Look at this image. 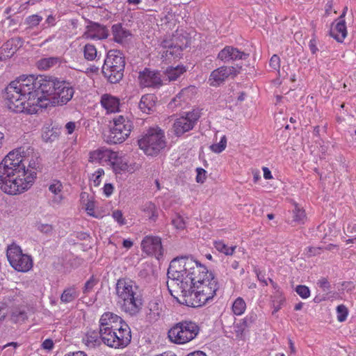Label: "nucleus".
Here are the masks:
<instances>
[{
    "mask_svg": "<svg viewBox=\"0 0 356 356\" xmlns=\"http://www.w3.org/2000/svg\"><path fill=\"white\" fill-rule=\"evenodd\" d=\"M74 93L68 83L56 78L22 75L8 85L4 97L10 110L32 115L42 108L66 104Z\"/></svg>",
    "mask_w": 356,
    "mask_h": 356,
    "instance_id": "1",
    "label": "nucleus"
},
{
    "mask_svg": "<svg viewBox=\"0 0 356 356\" xmlns=\"http://www.w3.org/2000/svg\"><path fill=\"white\" fill-rule=\"evenodd\" d=\"M167 286L176 300L188 307H198L212 301L219 289L218 280L207 268L189 257L170 261Z\"/></svg>",
    "mask_w": 356,
    "mask_h": 356,
    "instance_id": "2",
    "label": "nucleus"
},
{
    "mask_svg": "<svg viewBox=\"0 0 356 356\" xmlns=\"http://www.w3.org/2000/svg\"><path fill=\"white\" fill-rule=\"evenodd\" d=\"M34 175L25 171L17 159L5 156L0 163V190L15 196L28 191L34 184Z\"/></svg>",
    "mask_w": 356,
    "mask_h": 356,
    "instance_id": "3",
    "label": "nucleus"
},
{
    "mask_svg": "<svg viewBox=\"0 0 356 356\" xmlns=\"http://www.w3.org/2000/svg\"><path fill=\"white\" fill-rule=\"evenodd\" d=\"M99 334L104 345L123 349L131 342V329L122 317L111 312H104L99 321Z\"/></svg>",
    "mask_w": 356,
    "mask_h": 356,
    "instance_id": "4",
    "label": "nucleus"
},
{
    "mask_svg": "<svg viewBox=\"0 0 356 356\" xmlns=\"http://www.w3.org/2000/svg\"><path fill=\"white\" fill-rule=\"evenodd\" d=\"M115 294L122 310L131 315L138 314L143 305L142 296L138 293V286L131 279L123 277L118 280Z\"/></svg>",
    "mask_w": 356,
    "mask_h": 356,
    "instance_id": "5",
    "label": "nucleus"
},
{
    "mask_svg": "<svg viewBox=\"0 0 356 356\" xmlns=\"http://www.w3.org/2000/svg\"><path fill=\"white\" fill-rule=\"evenodd\" d=\"M124 65L123 54L119 50L111 49L104 60L102 73L110 83H118L123 77Z\"/></svg>",
    "mask_w": 356,
    "mask_h": 356,
    "instance_id": "6",
    "label": "nucleus"
},
{
    "mask_svg": "<svg viewBox=\"0 0 356 356\" xmlns=\"http://www.w3.org/2000/svg\"><path fill=\"white\" fill-rule=\"evenodd\" d=\"M139 148L147 156H156L165 148V134L159 127L149 128L138 140Z\"/></svg>",
    "mask_w": 356,
    "mask_h": 356,
    "instance_id": "7",
    "label": "nucleus"
},
{
    "mask_svg": "<svg viewBox=\"0 0 356 356\" xmlns=\"http://www.w3.org/2000/svg\"><path fill=\"white\" fill-rule=\"evenodd\" d=\"M200 332V327L191 321H182L175 323L168 332L170 342L183 345L193 340Z\"/></svg>",
    "mask_w": 356,
    "mask_h": 356,
    "instance_id": "8",
    "label": "nucleus"
},
{
    "mask_svg": "<svg viewBox=\"0 0 356 356\" xmlns=\"http://www.w3.org/2000/svg\"><path fill=\"white\" fill-rule=\"evenodd\" d=\"M10 161L17 159L25 171L34 175V181L37 176V170L40 168V157L31 147H19L10 151L6 156Z\"/></svg>",
    "mask_w": 356,
    "mask_h": 356,
    "instance_id": "9",
    "label": "nucleus"
},
{
    "mask_svg": "<svg viewBox=\"0 0 356 356\" xmlns=\"http://www.w3.org/2000/svg\"><path fill=\"white\" fill-rule=\"evenodd\" d=\"M133 129V123L127 118L118 115L113 119V124L110 129L109 140L114 144L125 141Z\"/></svg>",
    "mask_w": 356,
    "mask_h": 356,
    "instance_id": "10",
    "label": "nucleus"
},
{
    "mask_svg": "<svg viewBox=\"0 0 356 356\" xmlns=\"http://www.w3.org/2000/svg\"><path fill=\"white\" fill-rule=\"evenodd\" d=\"M6 255L10 266L17 271L28 272L33 267L31 257L23 254L20 247L16 244L8 247Z\"/></svg>",
    "mask_w": 356,
    "mask_h": 356,
    "instance_id": "11",
    "label": "nucleus"
},
{
    "mask_svg": "<svg viewBox=\"0 0 356 356\" xmlns=\"http://www.w3.org/2000/svg\"><path fill=\"white\" fill-rule=\"evenodd\" d=\"M200 118V111L195 109L186 112L184 115L177 118L172 125L174 134L177 137H180L185 133L192 130Z\"/></svg>",
    "mask_w": 356,
    "mask_h": 356,
    "instance_id": "12",
    "label": "nucleus"
},
{
    "mask_svg": "<svg viewBox=\"0 0 356 356\" xmlns=\"http://www.w3.org/2000/svg\"><path fill=\"white\" fill-rule=\"evenodd\" d=\"M241 70V66H221L214 70L209 78V85L211 86H219L227 78L236 76Z\"/></svg>",
    "mask_w": 356,
    "mask_h": 356,
    "instance_id": "13",
    "label": "nucleus"
},
{
    "mask_svg": "<svg viewBox=\"0 0 356 356\" xmlns=\"http://www.w3.org/2000/svg\"><path fill=\"white\" fill-rule=\"evenodd\" d=\"M141 249L147 255L159 259L163 254L161 240L158 236H146L141 242Z\"/></svg>",
    "mask_w": 356,
    "mask_h": 356,
    "instance_id": "14",
    "label": "nucleus"
},
{
    "mask_svg": "<svg viewBox=\"0 0 356 356\" xmlns=\"http://www.w3.org/2000/svg\"><path fill=\"white\" fill-rule=\"evenodd\" d=\"M109 165L116 176L126 173H132L135 170L134 166L129 163L127 159L118 152H115Z\"/></svg>",
    "mask_w": 356,
    "mask_h": 356,
    "instance_id": "15",
    "label": "nucleus"
},
{
    "mask_svg": "<svg viewBox=\"0 0 356 356\" xmlns=\"http://www.w3.org/2000/svg\"><path fill=\"white\" fill-rule=\"evenodd\" d=\"M161 47L163 49L161 52V58L165 63H171L181 58L184 49L181 46L164 40L161 43Z\"/></svg>",
    "mask_w": 356,
    "mask_h": 356,
    "instance_id": "16",
    "label": "nucleus"
},
{
    "mask_svg": "<svg viewBox=\"0 0 356 356\" xmlns=\"http://www.w3.org/2000/svg\"><path fill=\"white\" fill-rule=\"evenodd\" d=\"M115 152L106 147L98 148L89 152L88 161L90 163H108L109 165Z\"/></svg>",
    "mask_w": 356,
    "mask_h": 356,
    "instance_id": "17",
    "label": "nucleus"
},
{
    "mask_svg": "<svg viewBox=\"0 0 356 356\" xmlns=\"http://www.w3.org/2000/svg\"><path fill=\"white\" fill-rule=\"evenodd\" d=\"M140 84L143 87H159L162 84L160 74L157 72L145 69L138 76Z\"/></svg>",
    "mask_w": 356,
    "mask_h": 356,
    "instance_id": "18",
    "label": "nucleus"
},
{
    "mask_svg": "<svg viewBox=\"0 0 356 356\" xmlns=\"http://www.w3.org/2000/svg\"><path fill=\"white\" fill-rule=\"evenodd\" d=\"M100 104L106 114L115 113L120 111V100L118 97L111 94H103L100 97Z\"/></svg>",
    "mask_w": 356,
    "mask_h": 356,
    "instance_id": "19",
    "label": "nucleus"
},
{
    "mask_svg": "<svg viewBox=\"0 0 356 356\" xmlns=\"http://www.w3.org/2000/svg\"><path fill=\"white\" fill-rule=\"evenodd\" d=\"M243 51L238 50L232 46L225 47L218 54V59L222 62L228 63L239 59H243L244 56H247Z\"/></svg>",
    "mask_w": 356,
    "mask_h": 356,
    "instance_id": "20",
    "label": "nucleus"
},
{
    "mask_svg": "<svg viewBox=\"0 0 356 356\" xmlns=\"http://www.w3.org/2000/svg\"><path fill=\"white\" fill-rule=\"evenodd\" d=\"M330 35L337 42H342L347 35V28L344 20H339L331 26Z\"/></svg>",
    "mask_w": 356,
    "mask_h": 356,
    "instance_id": "21",
    "label": "nucleus"
},
{
    "mask_svg": "<svg viewBox=\"0 0 356 356\" xmlns=\"http://www.w3.org/2000/svg\"><path fill=\"white\" fill-rule=\"evenodd\" d=\"M157 102V97L154 94H146L142 96L140 103V109L145 113H149L154 111Z\"/></svg>",
    "mask_w": 356,
    "mask_h": 356,
    "instance_id": "22",
    "label": "nucleus"
},
{
    "mask_svg": "<svg viewBox=\"0 0 356 356\" xmlns=\"http://www.w3.org/2000/svg\"><path fill=\"white\" fill-rule=\"evenodd\" d=\"M111 29L113 40L118 43L127 42L131 35L130 31L124 29L120 24L113 25Z\"/></svg>",
    "mask_w": 356,
    "mask_h": 356,
    "instance_id": "23",
    "label": "nucleus"
},
{
    "mask_svg": "<svg viewBox=\"0 0 356 356\" xmlns=\"http://www.w3.org/2000/svg\"><path fill=\"white\" fill-rule=\"evenodd\" d=\"M196 88L193 86L182 89L172 99L170 104L174 102L175 106H180L181 101L186 102L191 99L196 93Z\"/></svg>",
    "mask_w": 356,
    "mask_h": 356,
    "instance_id": "24",
    "label": "nucleus"
},
{
    "mask_svg": "<svg viewBox=\"0 0 356 356\" xmlns=\"http://www.w3.org/2000/svg\"><path fill=\"white\" fill-rule=\"evenodd\" d=\"M254 315H248L245 318L241 319L235 326V331L237 336H242L245 331H246L250 325L254 321Z\"/></svg>",
    "mask_w": 356,
    "mask_h": 356,
    "instance_id": "25",
    "label": "nucleus"
},
{
    "mask_svg": "<svg viewBox=\"0 0 356 356\" xmlns=\"http://www.w3.org/2000/svg\"><path fill=\"white\" fill-rule=\"evenodd\" d=\"M147 316L151 321L157 320L161 313V307L158 300H153L149 301L147 306Z\"/></svg>",
    "mask_w": 356,
    "mask_h": 356,
    "instance_id": "26",
    "label": "nucleus"
},
{
    "mask_svg": "<svg viewBox=\"0 0 356 356\" xmlns=\"http://www.w3.org/2000/svg\"><path fill=\"white\" fill-rule=\"evenodd\" d=\"M142 211L145 213V216L150 221H156L159 216V212L156 206L154 203L151 202H147L143 205Z\"/></svg>",
    "mask_w": 356,
    "mask_h": 356,
    "instance_id": "27",
    "label": "nucleus"
},
{
    "mask_svg": "<svg viewBox=\"0 0 356 356\" xmlns=\"http://www.w3.org/2000/svg\"><path fill=\"white\" fill-rule=\"evenodd\" d=\"M60 63L58 57H49L40 59L37 63V67L41 70H47Z\"/></svg>",
    "mask_w": 356,
    "mask_h": 356,
    "instance_id": "28",
    "label": "nucleus"
},
{
    "mask_svg": "<svg viewBox=\"0 0 356 356\" xmlns=\"http://www.w3.org/2000/svg\"><path fill=\"white\" fill-rule=\"evenodd\" d=\"M99 332L88 330L83 338V341L88 347L94 348L99 343Z\"/></svg>",
    "mask_w": 356,
    "mask_h": 356,
    "instance_id": "29",
    "label": "nucleus"
},
{
    "mask_svg": "<svg viewBox=\"0 0 356 356\" xmlns=\"http://www.w3.org/2000/svg\"><path fill=\"white\" fill-rule=\"evenodd\" d=\"M19 40L17 38H11L5 42L1 49L7 57H11L17 50Z\"/></svg>",
    "mask_w": 356,
    "mask_h": 356,
    "instance_id": "30",
    "label": "nucleus"
},
{
    "mask_svg": "<svg viewBox=\"0 0 356 356\" xmlns=\"http://www.w3.org/2000/svg\"><path fill=\"white\" fill-rule=\"evenodd\" d=\"M186 71V67L184 65H178L177 67H170L165 70V75L169 81L177 80L181 74Z\"/></svg>",
    "mask_w": 356,
    "mask_h": 356,
    "instance_id": "31",
    "label": "nucleus"
},
{
    "mask_svg": "<svg viewBox=\"0 0 356 356\" xmlns=\"http://www.w3.org/2000/svg\"><path fill=\"white\" fill-rule=\"evenodd\" d=\"M272 298V306L273 308V314L277 313L281 308L286 301V298L281 291H275L274 295L271 297Z\"/></svg>",
    "mask_w": 356,
    "mask_h": 356,
    "instance_id": "32",
    "label": "nucleus"
},
{
    "mask_svg": "<svg viewBox=\"0 0 356 356\" xmlns=\"http://www.w3.org/2000/svg\"><path fill=\"white\" fill-rule=\"evenodd\" d=\"M247 305L245 301L241 297H238L232 305V312L236 316H241L246 311Z\"/></svg>",
    "mask_w": 356,
    "mask_h": 356,
    "instance_id": "33",
    "label": "nucleus"
},
{
    "mask_svg": "<svg viewBox=\"0 0 356 356\" xmlns=\"http://www.w3.org/2000/svg\"><path fill=\"white\" fill-rule=\"evenodd\" d=\"M79 296V293L74 286L65 289L61 294L60 300L62 302L68 303L72 302Z\"/></svg>",
    "mask_w": 356,
    "mask_h": 356,
    "instance_id": "34",
    "label": "nucleus"
},
{
    "mask_svg": "<svg viewBox=\"0 0 356 356\" xmlns=\"http://www.w3.org/2000/svg\"><path fill=\"white\" fill-rule=\"evenodd\" d=\"M105 175L103 168H99L89 177L90 185L94 187H99L102 181V178Z\"/></svg>",
    "mask_w": 356,
    "mask_h": 356,
    "instance_id": "35",
    "label": "nucleus"
},
{
    "mask_svg": "<svg viewBox=\"0 0 356 356\" xmlns=\"http://www.w3.org/2000/svg\"><path fill=\"white\" fill-rule=\"evenodd\" d=\"M214 248L220 252L223 253L225 255L231 256L232 255L235 250L236 248V246H228L227 244L225 243L222 241H216L213 243Z\"/></svg>",
    "mask_w": 356,
    "mask_h": 356,
    "instance_id": "36",
    "label": "nucleus"
},
{
    "mask_svg": "<svg viewBox=\"0 0 356 356\" xmlns=\"http://www.w3.org/2000/svg\"><path fill=\"white\" fill-rule=\"evenodd\" d=\"M83 53L85 59L89 61L95 60L97 56V50L95 45L86 44L83 48Z\"/></svg>",
    "mask_w": 356,
    "mask_h": 356,
    "instance_id": "37",
    "label": "nucleus"
},
{
    "mask_svg": "<svg viewBox=\"0 0 356 356\" xmlns=\"http://www.w3.org/2000/svg\"><path fill=\"white\" fill-rule=\"evenodd\" d=\"M28 318L25 307L15 309L11 314V319L15 323L23 322Z\"/></svg>",
    "mask_w": 356,
    "mask_h": 356,
    "instance_id": "38",
    "label": "nucleus"
},
{
    "mask_svg": "<svg viewBox=\"0 0 356 356\" xmlns=\"http://www.w3.org/2000/svg\"><path fill=\"white\" fill-rule=\"evenodd\" d=\"M293 218V221L298 224H304L307 220L305 211L300 208L298 204H295Z\"/></svg>",
    "mask_w": 356,
    "mask_h": 356,
    "instance_id": "39",
    "label": "nucleus"
},
{
    "mask_svg": "<svg viewBox=\"0 0 356 356\" xmlns=\"http://www.w3.org/2000/svg\"><path fill=\"white\" fill-rule=\"evenodd\" d=\"M99 33H93V29H88L83 35L87 39L95 40V39H105L108 37V34L106 30L103 28L99 29Z\"/></svg>",
    "mask_w": 356,
    "mask_h": 356,
    "instance_id": "40",
    "label": "nucleus"
},
{
    "mask_svg": "<svg viewBox=\"0 0 356 356\" xmlns=\"http://www.w3.org/2000/svg\"><path fill=\"white\" fill-rule=\"evenodd\" d=\"M227 140L226 136H222L220 138V140L218 143H214L210 146V149L211 152L219 154L223 152L227 147Z\"/></svg>",
    "mask_w": 356,
    "mask_h": 356,
    "instance_id": "41",
    "label": "nucleus"
},
{
    "mask_svg": "<svg viewBox=\"0 0 356 356\" xmlns=\"http://www.w3.org/2000/svg\"><path fill=\"white\" fill-rule=\"evenodd\" d=\"M42 137L45 142H51L58 138V134L53 128L45 127L42 131Z\"/></svg>",
    "mask_w": 356,
    "mask_h": 356,
    "instance_id": "42",
    "label": "nucleus"
},
{
    "mask_svg": "<svg viewBox=\"0 0 356 356\" xmlns=\"http://www.w3.org/2000/svg\"><path fill=\"white\" fill-rule=\"evenodd\" d=\"M348 309L344 305H339L337 307V318L339 322H344L348 317Z\"/></svg>",
    "mask_w": 356,
    "mask_h": 356,
    "instance_id": "43",
    "label": "nucleus"
},
{
    "mask_svg": "<svg viewBox=\"0 0 356 356\" xmlns=\"http://www.w3.org/2000/svg\"><path fill=\"white\" fill-rule=\"evenodd\" d=\"M172 225L174 227L179 230H184L186 227V222L184 217L180 216L179 214H177L172 219Z\"/></svg>",
    "mask_w": 356,
    "mask_h": 356,
    "instance_id": "44",
    "label": "nucleus"
},
{
    "mask_svg": "<svg viewBox=\"0 0 356 356\" xmlns=\"http://www.w3.org/2000/svg\"><path fill=\"white\" fill-rule=\"evenodd\" d=\"M98 282V279L95 277L94 275H92L84 285L83 289V293L88 294L90 293L93 290V288L97 284Z\"/></svg>",
    "mask_w": 356,
    "mask_h": 356,
    "instance_id": "45",
    "label": "nucleus"
},
{
    "mask_svg": "<svg viewBox=\"0 0 356 356\" xmlns=\"http://www.w3.org/2000/svg\"><path fill=\"white\" fill-rule=\"evenodd\" d=\"M62 183L58 180H54L49 186V191L54 195H60L63 191Z\"/></svg>",
    "mask_w": 356,
    "mask_h": 356,
    "instance_id": "46",
    "label": "nucleus"
},
{
    "mask_svg": "<svg viewBox=\"0 0 356 356\" xmlns=\"http://www.w3.org/2000/svg\"><path fill=\"white\" fill-rule=\"evenodd\" d=\"M42 20V17L38 15H32L26 17V24L29 27H35L38 26Z\"/></svg>",
    "mask_w": 356,
    "mask_h": 356,
    "instance_id": "47",
    "label": "nucleus"
},
{
    "mask_svg": "<svg viewBox=\"0 0 356 356\" xmlns=\"http://www.w3.org/2000/svg\"><path fill=\"white\" fill-rule=\"evenodd\" d=\"M85 210L88 215L94 218H98L95 213V202L93 200H88L85 205Z\"/></svg>",
    "mask_w": 356,
    "mask_h": 356,
    "instance_id": "48",
    "label": "nucleus"
},
{
    "mask_svg": "<svg viewBox=\"0 0 356 356\" xmlns=\"http://www.w3.org/2000/svg\"><path fill=\"white\" fill-rule=\"evenodd\" d=\"M296 292L303 299L310 296V290L305 285H298L296 288Z\"/></svg>",
    "mask_w": 356,
    "mask_h": 356,
    "instance_id": "49",
    "label": "nucleus"
},
{
    "mask_svg": "<svg viewBox=\"0 0 356 356\" xmlns=\"http://www.w3.org/2000/svg\"><path fill=\"white\" fill-rule=\"evenodd\" d=\"M280 58L277 54H273L269 61L270 67L280 73Z\"/></svg>",
    "mask_w": 356,
    "mask_h": 356,
    "instance_id": "50",
    "label": "nucleus"
},
{
    "mask_svg": "<svg viewBox=\"0 0 356 356\" xmlns=\"http://www.w3.org/2000/svg\"><path fill=\"white\" fill-rule=\"evenodd\" d=\"M254 272L256 274L257 279L259 280V282H261V284L264 286H267L268 284L267 280L265 278V277H266L265 271H262L259 268L255 267L254 268Z\"/></svg>",
    "mask_w": 356,
    "mask_h": 356,
    "instance_id": "51",
    "label": "nucleus"
},
{
    "mask_svg": "<svg viewBox=\"0 0 356 356\" xmlns=\"http://www.w3.org/2000/svg\"><path fill=\"white\" fill-rule=\"evenodd\" d=\"M114 220L120 225H123L126 223V220L123 217L122 212L120 210H115L112 214Z\"/></svg>",
    "mask_w": 356,
    "mask_h": 356,
    "instance_id": "52",
    "label": "nucleus"
},
{
    "mask_svg": "<svg viewBox=\"0 0 356 356\" xmlns=\"http://www.w3.org/2000/svg\"><path fill=\"white\" fill-rule=\"evenodd\" d=\"M103 194L106 197H109L114 192V186L111 183H106L103 188Z\"/></svg>",
    "mask_w": 356,
    "mask_h": 356,
    "instance_id": "53",
    "label": "nucleus"
},
{
    "mask_svg": "<svg viewBox=\"0 0 356 356\" xmlns=\"http://www.w3.org/2000/svg\"><path fill=\"white\" fill-rule=\"evenodd\" d=\"M37 228L39 231L44 234H49L53 230L52 226L49 224L38 223Z\"/></svg>",
    "mask_w": 356,
    "mask_h": 356,
    "instance_id": "54",
    "label": "nucleus"
},
{
    "mask_svg": "<svg viewBox=\"0 0 356 356\" xmlns=\"http://www.w3.org/2000/svg\"><path fill=\"white\" fill-rule=\"evenodd\" d=\"M317 284L324 291H328L330 288V282L325 277H321L320 280H318Z\"/></svg>",
    "mask_w": 356,
    "mask_h": 356,
    "instance_id": "55",
    "label": "nucleus"
},
{
    "mask_svg": "<svg viewBox=\"0 0 356 356\" xmlns=\"http://www.w3.org/2000/svg\"><path fill=\"white\" fill-rule=\"evenodd\" d=\"M206 170L203 168H197L196 181L198 183H204L206 179Z\"/></svg>",
    "mask_w": 356,
    "mask_h": 356,
    "instance_id": "56",
    "label": "nucleus"
},
{
    "mask_svg": "<svg viewBox=\"0 0 356 356\" xmlns=\"http://www.w3.org/2000/svg\"><path fill=\"white\" fill-rule=\"evenodd\" d=\"M42 347L44 350H50L54 348V342L51 339H47L42 342Z\"/></svg>",
    "mask_w": 356,
    "mask_h": 356,
    "instance_id": "57",
    "label": "nucleus"
},
{
    "mask_svg": "<svg viewBox=\"0 0 356 356\" xmlns=\"http://www.w3.org/2000/svg\"><path fill=\"white\" fill-rule=\"evenodd\" d=\"M347 233L353 234L356 233V222H350L348 224L346 227Z\"/></svg>",
    "mask_w": 356,
    "mask_h": 356,
    "instance_id": "58",
    "label": "nucleus"
},
{
    "mask_svg": "<svg viewBox=\"0 0 356 356\" xmlns=\"http://www.w3.org/2000/svg\"><path fill=\"white\" fill-rule=\"evenodd\" d=\"M76 124L74 122H69L65 124L67 134H72L75 130Z\"/></svg>",
    "mask_w": 356,
    "mask_h": 356,
    "instance_id": "59",
    "label": "nucleus"
},
{
    "mask_svg": "<svg viewBox=\"0 0 356 356\" xmlns=\"http://www.w3.org/2000/svg\"><path fill=\"white\" fill-rule=\"evenodd\" d=\"M263 172H264V177L266 179H273V176L271 174L270 170L267 167H263L262 168Z\"/></svg>",
    "mask_w": 356,
    "mask_h": 356,
    "instance_id": "60",
    "label": "nucleus"
},
{
    "mask_svg": "<svg viewBox=\"0 0 356 356\" xmlns=\"http://www.w3.org/2000/svg\"><path fill=\"white\" fill-rule=\"evenodd\" d=\"M333 2L332 1H328L325 5V14L330 15L332 11Z\"/></svg>",
    "mask_w": 356,
    "mask_h": 356,
    "instance_id": "61",
    "label": "nucleus"
},
{
    "mask_svg": "<svg viewBox=\"0 0 356 356\" xmlns=\"http://www.w3.org/2000/svg\"><path fill=\"white\" fill-rule=\"evenodd\" d=\"M45 23H47L49 26H53L56 24V18L52 15H49L45 21Z\"/></svg>",
    "mask_w": 356,
    "mask_h": 356,
    "instance_id": "62",
    "label": "nucleus"
},
{
    "mask_svg": "<svg viewBox=\"0 0 356 356\" xmlns=\"http://www.w3.org/2000/svg\"><path fill=\"white\" fill-rule=\"evenodd\" d=\"M64 356H88L83 351H76L73 353H69L65 354Z\"/></svg>",
    "mask_w": 356,
    "mask_h": 356,
    "instance_id": "63",
    "label": "nucleus"
},
{
    "mask_svg": "<svg viewBox=\"0 0 356 356\" xmlns=\"http://www.w3.org/2000/svg\"><path fill=\"white\" fill-rule=\"evenodd\" d=\"M186 356H207V355L202 351L197 350L191 353L188 354Z\"/></svg>",
    "mask_w": 356,
    "mask_h": 356,
    "instance_id": "64",
    "label": "nucleus"
}]
</instances>
